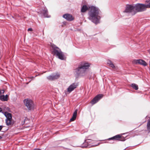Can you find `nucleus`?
<instances>
[{
	"mask_svg": "<svg viewBox=\"0 0 150 150\" xmlns=\"http://www.w3.org/2000/svg\"><path fill=\"white\" fill-rule=\"evenodd\" d=\"M90 64L85 62L79 63L78 67L74 69V72L76 77L85 76L87 73V70L90 67Z\"/></svg>",
	"mask_w": 150,
	"mask_h": 150,
	"instance_id": "obj_1",
	"label": "nucleus"
},
{
	"mask_svg": "<svg viewBox=\"0 0 150 150\" xmlns=\"http://www.w3.org/2000/svg\"><path fill=\"white\" fill-rule=\"evenodd\" d=\"M88 18L96 24L99 23L100 17L99 16V10L98 8L92 6L89 7Z\"/></svg>",
	"mask_w": 150,
	"mask_h": 150,
	"instance_id": "obj_2",
	"label": "nucleus"
},
{
	"mask_svg": "<svg viewBox=\"0 0 150 150\" xmlns=\"http://www.w3.org/2000/svg\"><path fill=\"white\" fill-rule=\"evenodd\" d=\"M52 47L53 48L52 53L54 55H56L57 57L61 60H64L65 59L64 55L61 51L60 49L55 46H52Z\"/></svg>",
	"mask_w": 150,
	"mask_h": 150,
	"instance_id": "obj_3",
	"label": "nucleus"
},
{
	"mask_svg": "<svg viewBox=\"0 0 150 150\" xmlns=\"http://www.w3.org/2000/svg\"><path fill=\"white\" fill-rule=\"evenodd\" d=\"M129 14L130 15H134L136 14L134 5H127L125 10L124 11Z\"/></svg>",
	"mask_w": 150,
	"mask_h": 150,
	"instance_id": "obj_4",
	"label": "nucleus"
},
{
	"mask_svg": "<svg viewBox=\"0 0 150 150\" xmlns=\"http://www.w3.org/2000/svg\"><path fill=\"white\" fill-rule=\"evenodd\" d=\"M23 102L24 105L28 110H32L33 109L34 104L32 100L29 99H26L24 100Z\"/></svg>",
	"mask_w": 150,
	"mask_h": 150,
	"instance_id": "obj_5",
	"label": "nucleus"
},
{
	"mask_svg": "<svg viewBox=\"0 0 150 150\" xmlns=\"http://www.w3.org/2000/svg\"><path fill=\"white\" fill-rule=\"evenodd\" d=\"M134 6L136 13L137 12L144 11L146 9L145 4L138 3L134 5Z\"/></svg>",
	"mask_w": 150,
	"mask_h": 150,
	"instance_id": "obj_6",
	"label": "nucleus"
},
{
	"mask_svg": "<svg viewBox=\"0 0 150 150\" xmlns=\"http://www.w3.org/2000/svg\"><path fill=\"white\" fill-rule=\"evenodd\" d=\"M60 77V74L58 72L53 73L47 77V79L50 81H53L59 79Z\"/></svg>",
	"mask_w": 150,
	"mask_h": 150,
	"instance_id": "obj_7",
	"label": "nucleus"
},
{
	"mask_svg": "<svg viewBox=\"0 0 150 150\" xmlns=\"http://www.w3.org/2000/svg\"><path fill=\"white\" fill-rule=\"evenodd\" d=\"M103 96L102 94H98L91 101V103L92 105L95 104Z\"/></svg>",
	"mask_w": 150,
	"mask_h": 150,
	"instance_id": "obj_8",
	"label": "nucleus"
},
{
	"mask_svg": "<svg viewBox=\"0 0 150 150\" xmlns=\"http://www.w3.org/2000/svg\"><path fill=\"white\" fill-rule=\"evenodd\" d=\"M78 86L77 83H73L71 84L67 89V92L70 93L76 88Z\"/></svg>",
	"mask_w": 150,
	"mask_h": 150,
	"instance_id": "obj_9",
	"label": "nucleus"
},
{
	"mask_svg": "<svg viewBox=\"0 0 150 150\" xmlns=\"http://www.w3.org/2000/svg\"><path fill=\"white\" fill-rule=\"evenodd\" d=\"M63 17L69 21H71L74 20V18L73 16L67 13L64 14Z\"/></svg>",
	"mask_w": 150,
	"mask_h": 150,
	"instance_id": "obj_10",
	"label": "nucleus"
},
{
	"mask_svg": "<svg viewBox=\"0 0 150 150\" xmlns=\"http://www.w3.org/2000/svg\"><path fill=\"white\" fill-rule=\"evenodd\" d=\"M41 12L43 14L45 17L49 18L50 17V16L48 15V11L46 8H42L41 11Z\"/></svg>",
	"mask_w": 150,
	"mask_h": 150,
	"instance_id": "obj_11",
	"label": "nucleus"
},
{
	"mask_svg": "<svg viewBox=\"0 0 150 150\" xmlns=\"http://www.w3.org/2000/svg\"><path fill=\"white\" fill-rule=\"evenodd\" d=\"M4 115L6 117V120H12V116L11 114L6 112L4 113Z\"/></svg>",
	"mask_w": 150,
	"mask_h": 150,
	"instance_id": "obj_12",
	"label": "nucleus"
},
{
	"mask_svg": "<svg viewBox=\"0 0 150 150\" xmlns=\"http://www.w3.org/2000/svg\"><path fill=\"white\" fill-rule=\"evenodd\" d=\"M77 109H76L74 112L73 116L72 118L70 119V121H74L76 118L77 116Z\"/></svg>",
	"mask_w": 150,
	"mask_h": 150,
	"instance_id": "obj_13",
	"label": "nucleus"
},
{
	"mask_svg": "<svg viewBox=\"0 0 150 150\" xmlns=\"http://www.w3.org/2000/svg\"><path fill=\"white\" fill-rule=\"evenodd\" d=\"M138 64L144 66H146L147 65L146 62L140 59H138Z\"/></svg>",
	"mask_w": 150,
	"mask_h": 150,
	"instance_id": "obj_14",
	"label": "nucleus"
},
{
	"mask_svg": "<svg viewBox=\"0 0 150 150\" xmlns=\"http://www.w3.org/2000/svg\"><path fill=\"white\" fill-rule=\"evenodd\" d=\"M6 125L7 126L12 125L13 124V122L12 121V120H6Z\"/></svg>",
	"mask_w": 150,
	"mask_h": 150,
	"instance_id": "obj_15",
	"label": "nucleus"
},
{
	"mask_svg": "<svg viewBox=\"0 0 150 150\" xmlns=\"http://www.w3.org/2000/svg\"><path fill=\"white\" fill-rule=\"evenodd\" d=\"M88 9V7L86 5H84L82 7L81 9V12L83 13L85 12Z\"/></svg>",
	"mask_w": 150,
	"mask_h": 150,
	"instance_id": "obj_16",
	"label": "nucleus"
},
{
	"mask_svg": "<svg viewBox=\"0 0 150 150\" xmlns=\"http://www.w3.org/2000/svg\"><path fill=\"white\" fill-rule=\"evenodd\" d=\"M120 134H118L113 137V140H117L120 141Z\"/></svg>",
	"mask_w": 150,
	"mask_h": 150,
	"instance_id": "obj_17",
	"label": "nucleus"
},
{
	"mask_svg": "<svg viewBox=\"0 0 150 150\" xmlns=\"http://www.w3.org/2000/svg\"><path fill=\"white\" fill-rule=\"evenodd\" d=\"M131 87L135 90H137L138 89V86L135 83H132L131 85Z\"/></svg>",
	"mask_w": 150,
	"mask_h": 150,
	"instance_id": "obj_18",
	"label": "nucleus"
},
{
	"mask_svg": "<svg viewBox=\"0 0 150 150\" xmlns=\"http://www.w3.org/2000/svg\"><path fill=\"white\" fill-rule=\"evenodd\" d=\"M0 100L3 101H7L6 98L5 97V96L4 95L0 96Z\"/></svg>",
	"mask_w": 150,
	"mask_h": 150,
	"instance_id": "obj_19",
	"label": "nucleus"
},
{
	"mask_svg": "<svg viewBox=\"0 0 150 150\" xmlns=\"http://www.w3.org/2000/svg\"><path fill=\"white\" fill-rule=\"evenodd\" d=\"M107 64L110 67L112 68V63L110 60H108L107 61Z\"/></svg>",
	"mask_w": 150,
	"mask_h": 150,
	"instance_id": "obj_20",
	"label": "nucleus"
},
{
	"mask_svg": "<svg viewBox=\"0 0 150 150\" xmlns=\"http://www.w3.org/2000/svg\"><path fill=\"white\" fill-rule=\"evenodd\" d=\"M147 126V130L149 132H150V120L148 122Z\"/></svg>",
	"mask_w": 150,
	"mask_h": 150,
	"instance_id": "obj_21",
	"label": "nucleus"
},
{
	"mask_svg": "<svg viewBox=\"0 0 150 150\" xmlns=\"http://www.w3.org/2000/svg\"><path fill=\"white\" fill-rule=\"evenodd\" d=\"M148 4H146V5L145 4L146 8H150V0H149L148 1Z\"/></svg>",
	"mask_w": 150,
	"mask_h": 150,
	"instance_id": "obj_22",
	"label": "nucleus"
},
{
	"mask_svg": "<svg viewBox=\"0 0 150 150\" xmlns=\"http://www.w3.org/2000/svg\"><path fill=\"white\" fill-rule=\"evenodd\" d=\"M125 140V138L123 136H122L120 135V141H124Z\"/></svg>",
	"mask_w": 150,
	"mask_h": 150,
	"instance_id": "obj_23",
	"label": "nucleus"
},
{
	"mask_svg": "<svg viewBox=\"0 0 150 150\" xmlns=\"http://www.w3.org/2000/svg\"><path fill=\"white\" fill-rule=\"evenodd\" d=\"M138 59H135L133 61L132 63L134 64H138Z\"/></svg>",
	"mask_w": 150,
	"mask_h": 150,
	"instance_id": "obj_24",
	"label": "nucleus"
},
{
	"mask_svg": "<svg viewBox=\"0 0 150 150\" xmlns=\"http://www.w3.org/2000/svg\"><path fill=\"white\" fill-rule=\"evenodd\" d=\"M113 71H114L115 70H117V69H118V68L117 67H115L114 65V64H113Z\"/></svg>",
	"mask_w": 150,
	"mask_h": 150,
	"instance_id": "obj_25",
	"label": "nucleus"
},
{
	"mask_svg": "<svg viewBox=\"0 0 150 150\" xmlns=\"http://www.w3.org/2000/svg\"><path fill=\"white\" fill-rule=\"evenodd\" d=\"M83 144H86L85 145V146H82V147H87V146H88V144L86 143V142H85V143H83Z\"/></svg>",
	"mask_w": 150,
	"mask_h": 150,
	"instance_id": "obj_26",
	"label": "nucleus"
},
{
	"mask_svg": "<svg viewBox=\"0 0 150 150\" xmlns=\"http://www.w3.org/2000/svg\"><path fill=\"white\" fill-rule=\"evenodd\" d=\"M28 31H33V29L32 28H29L28 29Z\"/></svg>",
	"mask_w": 150,
	"mask_h": 150,
	"instance_id": "obj_27",
	"label": "nucleus"
},
{
	"mask_svg": "<svg viewBox=\"0 0 150 150\" xmlns=\"http://www.w3.org/2000/svg\"><path fill=\"white\" fill-rule=\"evenodd\" d=\"M5 97L6 98V100L7 101L8 96L7 95H6L5 96Z\"/></svg>",
	"mask_w": 150,
	"mask_h": 150,
	"instance_id": "obj_28",
	"label": "nucleus"
},
{
	"mask_svg": "<svg viewBox=\"0 0 150 150\" xmlns=\"http://www.w3.org/2000/svg\"><path fill=\"white\" fill-rule=\"evenodd\" d=\"M3 126L2 125H0V131L1 130L3 127Z\"/></svg>",
	"mask_w": 150,
	"mask_h": 150,
	"instance_id": "obj_29",
	"label": "nucleus"
},
{
	"mask_svg": "<svg viewBox=\"0 0 150 150\" xmlns=\"http://www.w3.org/2000/svg\"><path fill=\"white\" fill-rule=\"evenodd\" d=\"M108 140H112V137H111L108 139Z\"/></svg>",
	"mask_w": 150,
	"mask_h": 150,
	"instance_id": "obj_30",
	"label": "nucleus"
},
{
	"mask_svg": "<svg viewBox=\"0 0 150 150\" xmlns=\"http://www.w3.org/2000/svg\"><path fill=\"white\" fill-rule=\"evenodd\" d=\"M40 150V149L37 148V149H34L33 150Z\"/></svg>",
	"mask_w": 150,
	"mask_h": 150,
	"instance_id": "obj_31",
	"label": "nucleus"
},
{
	"mask_svg": "<svg viewBox=\"0 0 150 150\" xmlns=\"http://www.w3.org/2000/svg\"><path fill=\"white\" fill-rule=\"evenodd\" d=\"M2 110V109L0 108V112H1Z\"/></svg>",
	"mask_w": 150,
	"mask_h": 150,
	"instance_id": "obj_32",
	"label": "nucleus"
},
{
	"mask_svg": "<svg viewBox=\"0 0 150 150\" xmlns=\"http://www.w3.org/2000/svg\"><path fill=\"white\" fill-rule=\"evenodd\" d=\"M148 52H149V54H150V49L148 51Z\"/></svg>",
	"mask_w": 150,
	"mask_h": 150,
	"instance_id": "obj_33",
	"label": "nucleus"
},
{
	"mask_svg": "<svg viewBox=\"0 0 150 150\" xmlns=\"http://www.w3.org/2000/svg\"><path fill=\"white\" fill-rule=\"evenodd\" d=\"M2 137L1 136H0V139H1L2 138Z\"/></svg>",
	"mask_w": 150,
	"mask_h": 150,
	"instance_id": "obj_34",
	"label": "nucleus"
},
{
	"mask_svg": "<svg viewBox=\"0 0 150 150\" xmlns=\"http://www.w3.org/2000/svg\"><path fill=\"white\" fill-rule=\"evenodd\" d=\"M26 120V119H25L24 120V122H25V121Z\"/></svg>",
	"mask_w": 150,
	"mask_h": 150,
	"instance_id": "obj_35",
	"label": "nucleus"
},
{
	"mask_svg": "<svg viewBox=\"0 0 150 150\" xmlns=\"http://www.w3.org/2000/svg\"><path fill=\"white\" fill-rule=\"evenodd\" d=\"M2 91H3V92H2V93H4V91H3V90Z\"/></svg>",
	"mask_w": 150,
	"mask_h": 150,
	"instance_id": "obj_36",
	"label": "nucleus"
},
{
	"mask_svg": "<svg viewBox=\"0 0 150 150\" xmlns=\"http://www.w3.org/2000/svg\"><path fill=\"white\" fill-rule=\"evenodd\" d=\"M31 78H33V76H32V77H31Z\"/></svg>",
	"mask_w": 150,
	"mask_h": 150,
	"instance_id": "obj_37",
	"label": "nucleus"
}]
</instances>
